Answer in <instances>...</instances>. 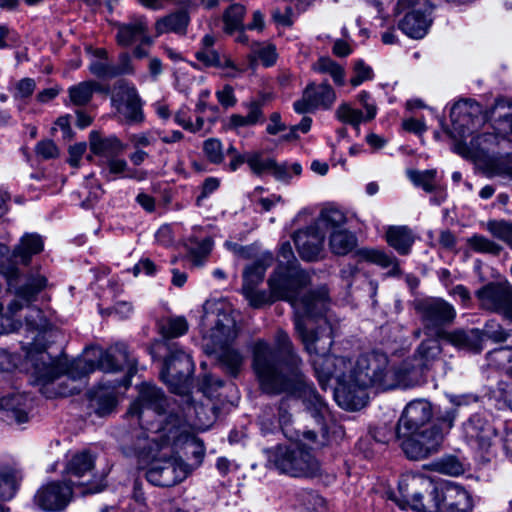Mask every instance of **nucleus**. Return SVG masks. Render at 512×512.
<instances>
[{
	"label": "nucleus",
	"mask_w": 512,
	"mask_h": 512,
	"mask_svg": "<svg viewBox=\"0 0 512 512\" xmlns=\"http://www.w3.org/2000/svg\"><path fill=\"white\" fill-rule=\"evenodd\" d=\"M216 97L223 107H233L236 104L234 90L230 85H225L222 90H218Z\"/></svg>",
	"instance_id": "obj_63"
},
{
	"label": "nucleus",
	"mask_w": 512,
	"mask_h": 512,
	"mask_svg": "<svg viewBox=\"0 0 512 512\" xmlns=\"http://www.w3.org/2000/svg\"><path fill=\"white\" fill-rule=\"evenodd\" d=\"M467 244L472 250L478 253L498 255L502 250V247L499 244L478 234H475L472 237L468 238Z\"/></svg>",
	"instance_id": "obj_47"
},
{
	"label": "nucleus",
	"mask_w": 512,
	"mask_h": 512,
	"mask_svg": "<svg viewBox=\"0 0 512 512\" xmlns=\"http://www.w3.org/2000/svg\"><path fill=\"white\" fill-rule=\"evenodd\" d=\"M386 241L400 255H407L414 244L415 236L408 226H389L386 231Z\"/></svg>",
	"instance_id": "obj_32"
},
{
	"label": "nucleus",
	"mask_w": 512,
	"mask_h": 512,
	"mask_svg": "<svg viewBox=\"0 0 512 512\" xmlns=\"http://www.w3.org/2000/svg\"><path fill=\"white\" fill-rule=\"evenodd\" d=\"M442 340L447 341L457 348L476 353L483 349L482 333L478 328L455 329L453 331H447L442 337Z\"/></svg>",
	"instance_id": "obj_28"
},
{
	"label": "nucleus",
	"mask_w": 512,
	"mask_h": 512,
	"mask_svg": "<svg viewBox=\"0 0 512 512\" xmlns=\"http://www.w3.org/2000/svg\"><path fill=\"white\" fill-rule=\"evenodd\" d=\"M441 339V337L437 336H427L416 348L412 361L406 360L401 363L408 364L415 370V384L418 382L423 371L429 369L441 355L442 347L439 343Z\"/></svg>",
	"instance_id": "obj_25"
},
{
	"label": "nucleus",
	"mask_w": 512,
	"mask_h": 512,
	"mask_svg": "<svg viewBox=\"0 0 512 512\" xmlns=\"http://www.w3.org/2000/svg\"><path fill=\"white\" fill-rule=\"evenodd\" d=\"M502 141L497 133H483L474 137L470 145L459 141L454 145V151L464 157H481L494 152L493 148Z\"/></svg>",
	"instance_id": "obj_26"
},
{
	"label": "nucleus",
	"mask_w": 512,
	"mask_h": 512,
	"mask_svg": "<svg viewBox=\"0 0 512 512\" xmlns=\"http://www.w3.org/2000/svg\"><path fill=\"white\" fill-rule=\"evenodd\" d=\"M272 461L281 473L292 477L312 478L321 473L319 460L302 443L278 446Z\"/></svg>",
	"instance_id": "obj_11"
},
{
	"label": "nucleus",
	"mask_w": 512,
	"mask_h": 512,
	"mask_svg": "<svg viewBox=\"0 0 512 512\" xmlns=\"http://www.w3.org/2000/svg\"><path fill=\"white\" fill-rule=\"evenodd\" d=\"M487 230L496 238L512 247V224L504 220H492L487 223Z\"/></svg>",
	"instance_id": "obj_52"
},
{
	"label": "nucleus",
	"mask_w": 512,
	"mask_h": 512,
	"mask_svg": "<svg viewBox=\"0 0 512 512\" xmlns=\"http://www.w3.org/2000/svg\"><path fill=\"white\" fill-rule=\"evenodd\" d=\"M396 11L403 14L398 28L412 39H422L432 24V7L428 0H398Z\"/></svg>",
	"instance_id": "obj_13"
},
{
	"label": "nucleus",
	"mask_w": 512,
	"mask_h": 512,
	"mask_svg": "<svg viewBox=\"0 0 512 512\" xmlns=\"http://www.w3.org/2000/svg\"><path fill=\"white\" fill-rule=\"evenodd\" d=\"M413 307L424 328L425 336L443 337L456 318V310L443 298L426 297L413 302Z\"/></svg>",
	"instance_id": "obj_12"
},
{
	"label": "nucleus",
	"mask_w": 512,
	"mask_h": 512,
	"mask_svg": "<svg viewBox=\"0 0 512 512\" xmlns=\"http://www.w3.org/2000/svg\"><path fill=\"white\" fill-rule=\"evenodd\" d=\"M256 57L261 60L264 66L270 67L276 62L277 54L273 46L267 45L255 49L254 54L249 56L250 62L253 63Z\"/></svg>",
	"instance_id": "obj_56"
},
{
	"label": "nucleus",
	"mask_w": 512,
	"mask_h": 512,
	"mask_svg": "<svg viewBox=\"0 0 512 512\" xmlns=\"http://www.w3.org/2000/svg\"><path fill=\"white\" fill-rule=\"evenodd\" d=\"M336 100L334 89L327 83H309L302 93L301 99L293 104L295 112L305 114L318 109L327 110L332 107Z\"/></svg>",
	"instance_id": "obj_19"
},
{
	"label": "nucleus",
	"mask_w": 512,
	"mask_h": 512,
	"mask_svg": "<svg viewBox=\"0 0 512 512\" xmlns=\"http://www.w3.org/2000/svg\"><path fill=\"white\" fill-rule=\"evenodd\" d=\"M481 333L482 343L485 339H490L494 342H504L508 337L502 326L494 320L488 321L481 330Z\"/></svg>",
	"instance_id": "obj_54"
},
{
	"label": "nucleus",
	"mask_w": 512,
	"mask_h": 512,
	"mask_svg": "<svg viewBox=\"0 0 512 512\" xmlns=\"http://www.w3.org/2000/svg\"><path fill=\"white\" fill-rule=\"evenodd\" d=\"M31 399L25 393L13 392L0 398V419L10 425L29 420Z\"/></svg>",
	"instance_id": "obj_24"
},
{
	"label": "nucleus",
	"mask_w": 512,
	"mask_h": 512,
	"mask_svg": "<svg viewBox=\"0 0 512 512\" xmlns=\"http://www.w3.org/2000/svg\"><path fill=\"white\" fill-rule=\"evenodd\" d=\"M148 437L139 438L134 443V451L143 460H150L146 479L159 487H171L183 481L189 474V466L174 456L172 447L156 448L146 446Z\"/></svg>",
	"instance_id": "obj_6"
},
{
	"label": "nucleus",
	"mask_w": 512,
	"mask_h": 512,
	"mask_svg": "<svg viewBox=\"0 0 512 512\" xmlns=\"http://www.w3.org/2000/svg\"><path fill=\"white\" fill-rule=\"evenodd\" d=\"M483 308L503 313L512 320V285L509 283H489L476 292Z\"/></svg>",
	"instance_id": "obj_21"
},
{
	"label": "nucleus",
	"mask_w": 512,
	"mask_h": 512,
	"mask_svg": "<svg viewBox=\"0 0 512 512\" xmlns=\"http://www.w3.org/2000/svg\"><path fill=\"white\" fill-rule=\"evenodd\" d=\"M309 283L308 274L299 265L277 264L267 280L272 297L277 301H287L295 308V317L322 316L328 307L327 291L322 288L311 291L299 298L301 290Z\"/></svg>",
	"instance_id": "obj_5"
},
{
	"label": "nucleus",
	"mask_w": 512,
	"mask_h": 512,
	"mask_svg": "<svg viewBox=\"0 0 512 512\" xmlns=\"http://www.w3.org/2000/svg\"><path fill=\"white\" fill-rule=\"evenodd\" d=\"M22 479L21 473L10 467L0 469V500L7 501L12 499L19 487Z\"/></svg>",
	"instance_id": "obj_38"
},
{
	"label": "nucleus",
	"mask_w": 512,
	"mask_h": 512,
	"mask_svg": "<svg viewBox=\"0 0 512 512\" xmlns=\"http://www.w3.org/2000/svg\"><path fill=\"white\" fill-rule=\"evenodd\" d=\"M273 263V255L264 253L243 271V289L257 287L264 279L266 270Z\"/></svg>",
	"instance_id": "obj_31"
},
{
	"label": "nucleus",
	"mask_w": 512,
	"mask_h": 512,
	"mask_svg": "<svg viewBox=\"0 0 512 512\" xmlns=\"http://www.w3.org/2000/svg\"><path fill=\"white\" fill-rule=\"evenodd\" d=\"M274 343L273 347L265 340H257L253 346L252 367L261 389L268 394H287L301 399L305 409L324 430L328 406L303 374V361L289 335L277 330Z\"/></svg>",
	"instance_id": "obj_2"
},
{
	"label": "nucleus",
	"mask_w": 512,
	"mask_h": 512,
	"mask_svg": "<svg viewBox=\"0 0 512 512\" xmlns=\"http://www.w3.org/2000/svg\"><path fill=\"white\" fill-rule=\"evenodd\" d=\"M265 97L263 96L261 99L253 100L245 106L248 109V114L243 116L240 114H232L229 118L230 125L234 128L246 127V126H254L257 123L264 121V114L262 108L265 104Z\"/></svg>",
	"instance_id": "obj_34"
},
{
	"label": "nucleus",
	"mask_w": 512,
	"mask_h": 512,
	"mask_svg": "<svg viewBox=\"0 0 512 512\" xmlns=\"http://www.w3.org/2000/svg\"><path fill=\"white\" fill-rule=\"evenodd\" d=\"M321 220L331 228H339L346 222L345 215L338 209L330 208L321 212Z\"/></svg>",
	"instance_id": "obj_59"
},
{
	"label": "nucleus",
	"mask_w": 512,
	"mask_h": 512,
	"mask_svg": "<svg viewBox=\"0 0 512 512\" xmlns=\"http://www.w3.org/2000/svg\"><path fill=\"white\" fill-rule=\"evenodd\" d=\"M274 165L275 159L271 157H265L263 152H248V166L253 174L261 176L265 173H270V170L274 167Z\"/></svg>",
	"instance_id": "obj_44"
},
{
	"label": "nucleus",
	"mask_w": 512,
	"mask_h": 512,
	"mask_svg": "<svg viewBox=\"0 0 512 512\" xmlns=\"http://www.w3.org/2000/svg\"><path fill=\"white\" fill-rule=\"evenodd\" d=\"M188 247L189 256L195 266L203 264L212 248V241L208 238L200 242L191 243Z\"/></svg>",
	"instance_id": "obj_51"
},
{
	"label": "nucleus",
	"mask_w": 512,
	"mask_h": 512,
	"mask_svg": "<svg viewBox=\"0 0 512 512\" xmlns=\"http://www.w3.org/2000/svg\"><path fill=\"white\" fill-rule=\"evenodd\" d=\"M94 458L88 452L75 454L66 465L68 483L81 495L93 494L105 488L104 478L93 475Z\"/></svg>",
	"instance_id": "obj_14"
},
{
	"label": "nucleus",
	"mask_w": 512,
	"mask_h": 512,
	"mask_svg": "<svg viewBox=\"0 0 512 512\" xmlns=\"http://www.w3.org/2000/svg\"><path fill=\"white\" fill-rule=\"evenodd\" d=\"M111 104L126 123L140 124L144 121L142 100L135 86L129 82L119 80L114 83Z\"/></svg>",
	"instance_id": "obj_17"
},
{
	"label": "nucleus",
	"mask_w": 512,
	"mask_h": 512,
	"mask_svg": "<svg viewBox=\"0 0 512 512\" xmlns=\"http://www.w3.org/2000/svg\"><path fill=\"white\" fill-rule=\"evenodd\" d=\"M439 488L423 474H405L398 484L400 498L395 501L402 509L409 507L415 512H433L437 507L434 501Z\"/></svg>",
	"instance_id": "obj_10"
},
{
	"label": "nucleus",
	"mask_w": 512,
	"mask_h": 512,
	"mask_svg": "<svg viewBox=\"0 0 512 512\" xmlns=\"http://www.w3.org/2000/svg\"><path fill=\"white\" fill-rule=\"evenodd\" d=\"M463 435L466 441L481 453L490 454L498 434L494 425L482 414H474L463 423Z\"/></svg>",
	"instance_id": "obj_18"
},
{
	"label": "nucleus",
	"mask_w": 512,
	"mask_h": 512,
	"mask_svg": "<svg viewBox=\"0 0 512 512\" xmlns=\"http://www.w3.org/2000/svg\"><path fill=\"white\" fill-rule=\"evenodd\" d=\"M192 409L191 405L182 408L176 401L167 399L161 389L144 383L138 399L131 404L128 412L138 418L143 429L150 432H140L136 440L148 437L146 446L173 448L189 435L188 413Z\"/></svg>",
	"instance_id": "obj_3"
},
{
	"label": "nucleus",
	"mask_w": 512,
	"mask_h": 512,
	"mask_svg": "<svg viewBox=\"0 0 512 512\" xmlns=\"http://www.w3.org/2000/svg\"><path fill=\"white\" fill-rule=\"evenodd\" d=\"M416 372L408 364L397 367L390 365L388 356L380 351L361 355L349 373L351 390L361 397L363 405L364 389L375 387L391 390L398 387L407 388L415 385Z\"/></svg>",
	"instance_id": "obj_4"
},
{
	"label": "nucleus",
	"mask_w": 512,
	"mask_h": 512,
	"mask_svg": "<svg viewBox=\"0 0 512 512\" xmlns=\"http://www.w3.org/2000/svg\"><path fill=\"white\" fill-rule=\"evenodd\" d=\"M312 365L322 389H326L332 378L336 379L337 386L334 389V397L339 406L347 410H355L360 407L361 397L351 390L349 374L344 371L351 366L349 361L344 357L330 354L313 356Z\"/></svg>",
	"instance_id": "obj_8"
},
{
	"label": "nucleus",
	"mask_w": 512,
	"mask_h": 512,
	"mask_svg": "<svg viewBox=\"0 0 512 512\" xmlns=\"http://www.w3.org/2000/svg\"><path fill=\"white\" fill-rule=\"evenodd\" d=\"M188 330V323L184 317L169 318L160 327V332L164 338L170 339L182 336Z\"/></svg>",
	"instance_id": "obj_46"
},
{
	"label": "nucleus",
	"mask_w": 512,
	"mask_h": 512,
	"mask_svg": "<svg viewBox=\"0 0 512 512\" xmlns=\"http://www.w3.org/2000/svg\"><path fill=\"white\" fill-rule=\"evenodd\" d=\"M297 497L308 512H327L323 497L312 490H301Z\"/></svg>",
	"instance_id": "obj_45"
},
{
	"label": "nucleus",
	"mask_w": 512,
	"mask_h": 512,
	"mask_svg": "<svg viewBox=\"0 0 512 512\" xmlns=\"http://www.w3.org/2000/svg\"><path fill=\"white\" fill-rule=\"evenodd\" d=\"M492 113L496 116L494 130L506 141V136L512 135V107L507 101L500 99L496 101Z\"/></svg>",
	"instance_id": "obj_36"
},
{
	"label": "nucleus",
	"mask_w": 512,
	"mask_h": 512,
	"mask_svg": "<svg viewBox=\"0 0 512 512\" xmlns=\"http://www.w3.org/2000/svg\"><path fill=\"white\" fill-rule=\"evenodd\" d=\"M313 69L319 73L329 74L337 85L344 84V69L330 58L322 57L318 59V61L313 64Z\"/></svg>",
	"instance_id": "obj_42"
},
{
	"label": "nucleus",
	"mask_w": 512,
	"mask_h": 512,
	"mask_svg": "<svg viewBox=\"0 0 512 512\" xmlns=\"http://www.w3.org/2000/svg\"><path fill=\"white\" fill-rule=\"evenodd\" d=\"M336 117L347 124H350L354 127H358L359 124L363 121V113L361 110L353 109L348 104H341L336 110Z\"/></svg>",
	"instance_id": "obj_53"
},
{
	"label": "nucleus",
	"mask_w": 512,
	"mask_h": 512,
	"mask_svg": "<svg viewBox=\"0 0 512 512\" xmlns=\"http://www.w3.org/2000/svg\"><path fill=\"white\" fill-rule=\"evenodd\" d=\"M354 76L350 79L352 86H359L362 82L370 80L373 77V71L363 60H358L354 64Z\"/></svg>",
	"instance_id": "obj_58"
},
{
	"label": "nucleus",
	"mask_w": 512,
	"mask_h": 512,
	"mask_svg": "<svg viewBox=\"0 0 512 512\" xmlns=\"http://www.w3.org/2000/svg\"><path fill=\"white\" fill-rule=\"evenodd\" d=\"M257 287L243 289L242 293L253 308H260L266 304H272L277 300L272 297V291L257 290Z\"/></svg>",
	"instance_id": "obj_48"
},
{
	"label": "nucleus",
	"mask_w": 512,
	"mask_h": 512,
	"mask_svg": "<svg viewBox=\"0 0 512 512\" xmlns=\"http://www.w3.org/2000/svg\"><path fill=\"white\" fill-rule=\"evenodd\" d=\"M304 317H295L294 325L305 350L313 356L330 355L329 350L333 344L331 327L325 323V326H321L315 331H308L303 322Z\"/></svg>",
	"instance_id": "obj_23"
},
{
	"label": "nucleus",
	"mask_w": 512,
	"mask_h": 512,
	"mask_svg": "<svg viewBox=\"0 0 512 512\" xmlns=\"http://www.w3.org/2000/svg\"><path fill=\"white\" fill-rule=\"evenodd\" d=\"M193 372L194 363L190 355L178 348L176 344L169 347V354L160 375L171 390L179 394L184 393Z\"/></svg>",
	"instance_id": "obj_15"
},
{
	"label": "nucleus",
	"mask_w": 512,
	"mask_h": 512,
	"mask_svg": "<svg viewBox=\"0 0 512 512\" xmlns=\"http://www.w3.org/2000/svg\"><path fill=\"white\" fill-rule=\"evenodd\" d=\"M435 468L439 473L459 476L464 473V464L455 456H446L438 460Z\"/></svg>",
	"instance_id": "obj_49"
},
{
	"label": "nucleus",
	"mask_w": 512,
	"mask_h": 512,
	"mask_svg": "<svg viewBox=\"0 0 512 512\" xmlns=\"http://www.w3.org/2000/svg\"><path fill=\"white\" fill-rule=\"evenodd\" d=\"M356 245V236L345 229H337L330 234L329 247L331 252L335 255H347Z\"/></svg>",
	"instance_id": "obj_37"
},
{
	"label": "nucleus",
	"mask_w": 512,
	"mask_h": 512,
	"mask_svg": "<svg viewBox=\"0 0 512 512\" xmlns=\"http://www.w3.org/2000/svg\"><path fill=\"white\" fill-rule=\"evenodd\" d=\"M98 84L93 81H84L69 88V97L73 104L84 106L88 104Z\"/></svg>",
	"instance_id": "obj_41"
},
{
	"label": "nucleus",
	"mask_w": 512,
	"mask_h": 512,
	"mask_svg": "<svg viewBox=\"0 0 512 512\" xmlns=\"http://www.w3.org/2000/svg\"><path fill=\"white\" fill-rule=\"evenodd\" d=\"M135 67L132 58L127 52L120 53L117 64L113 65L114 78L122 75H133Z\"/></svg>",
	"instance_id": "obj_57"
},
{
	"label": "nucleus",
	"mask_w": 512,
	"mask_h": 512,
	"mask_svg": "<svg viewBox=\"0 0 512 512\" xmlns=\"http://www.w3.org/2000/svg\"><path fill=\"white\" fill-rule=\"evenodd\" d=\"M116 41L120 46L128 47L139 40L140 34L148 30V24L144 17L132 19L128 23L117 24Z\"/></svg>",
	"instance_id": "obj_33"
},
{
	"label": "nucleus",
	"mask_w": 512,
	"mask_h": 512,
	"mask_svg": "<svg viewBox=\"0 0 512 512\" xmlns=\"http://www.w3.org/2000/svg\"><path fill=\"white\" fill-rule=\"evenodd\" d=\"M456 411V408H450L441 412L437 417L438 424L423 431L400 435L396 429V439L407 458L422 460L436 453L442 444L444 433L453 426Z\"/></svg>",
	"instance_id": "obj_9"
},
{
	"label": "nucleus",
	"mask_w": 512,
	"mask_h": 512,
	"mask_svg": "<svg viewBox=\"0 0 512 512\" xmlns=\"http://www.w3.org/2000/svg\"><path fill=\"white\" fill-rule=\"evenodd\" d=\"M323 240V236L315 228L298 231L294 236L298 253L305 261H315L320 257Z\"/></svg>",
	"instance_id": "obj_27"
},
{
	"label": "nucleus",
	"mask_w": 512,
	"mask_h": 512,
	"mask_svg": "<svg viewBox=\"0 0 512 512\" xmlns=\"http://www.w3.org/2000/svg\"><path fill=\"white\" fill-rule=\"evenodd\" d=\"M45 326V318L43 315V312L38 308H31L30 314L26 317V327L31 332H36V336L34 337L35 342L34 343H26L22 345V350L24 351V359L26 362V365H29L32 369L33 375L36 377L35 368L32 365L31 361L27 358V353L31 350H43L47 353L46 348L43 345H40L38 343L39 337L41 336V333L39 330ZM48 354L51 356V354L48 352Z\"/></svg>",
	"instance_id": "obj_29"
},
{
	"label": "nucleus",
	"mask_w": 512,
	"mask_h": 512,
	"mask_svg": "<svg viewBox=\"0 0 512 512\" xmlns=\"http://www.w3.org/2000/svg\"><path fill=\"white\" fill-rule=\"evenodd\" d=\"M355 256L359 260L368 261L375 263L384 268L393 267L394 270H398V261L396 257L391 254H387L384 251L373 249V248H361L355 252Z\"/></svg>",
	"instance_id": "obj_39"
},
{
	"label": "nucleus",
	"mask_w": 512,
	"mask_h": 512,
	"mask_svg": "<svg viewBox=\"0 0 512 512\" xmlns=\"http://www.w3.org/2000/svg\"><path fill=\"white\" fill-rule=\"evenodd\" d=\"M235 321L225 312H217V320L212 328L205 350L215 354L220 366L227 374L237 377L244 363V357L237 349L231 347L237 338Z\"/></svg>",
	"instance_id": "obj_7"
},
{
	"label": "nucleus",
	"mask_w": 512,
	"mask_h": 512,
	"mask_svg": "<svg viewBox=\"0 0 512 512\" xmlns=\"http://www.w3.org/2000/svg\"><path fill=\"white\" fill-rule=\"evenodd\" d=\"M246 9L243 5L235 3L230 5L223 14L224 32L232 35L239 29H246L243 19Z\"/></svg>",
	"instance_id": "obj_40"
},
{
	"label": "nucleus",
	"mask_w": 512,
	"mask_h": 512,
	"mask_svg": "<svg viewBox=\"0 0 512 512\" xmlns=\"http://www.w3.org/2000/svg\"><path fill=\"white\" fill-rule=\"evenodd\" d=\"M90 72L99 78H114L113 64L94 61L89 66Z\"/></svg>",
	"instance_id": "obj_61"
},
{
	"label": "nucleus",
	"mask_w": 512,
	"mask_h": 512,
	"mask_svg": "<svg viewBox=\"0 0 512 512\" xmlns=\"http://www.w3.org/2000/svg\"><path fill=\"white\" fill-rule=\"evenodd\" d=\"M196 58L205 66H212L217 68H233V62L225 55L219 54L214 49H201L196 52Z\"/></svg>",
	"instance_id": "obj_43"
},
{
	"label": "nucleus",
	"mask_w": 512,
	"mask_h": 512,
	"mask_svg": "<svg viewBox=\"0 0 512 512\" xmlns=\"http://www.w3.org/2000/svg\"><path fill=\"white\" fill-rule=\"evenodd\" d=\"M190 22L187 11L178 10L169 15L159 18L155 23L156 35L160 36L166 33H175L185 35Z\"/></svg>",
	"instance_id": "obj_30"
},
{
	"label": "nucleus",
	"mask_w": 512,
	"mask_h": 512,
	"mask_svg": "<svg viewBox=\"0 0 512 512\" xmlns=\"http://www.w3.org/2000/svg\"><path fill=\"white\" fill-rule=\"evenodd\" d=\"M408 177L416 186L422 187L426 192L430 193L435 189L436 170H410Z\"/></svg>",
	"instance_id": "obj_50"
},
{
	"label": "nucleus",
	"mask_w": 512,
	"mask_h": 512,
	"mask_svg": "<svg viewBox=\"0 0 512 512\" xmlns=\"http://www.w3.org/2000/svg\"><path fill=\"white\" fill-rule=\"evenodd\" d=\"M27 358L35 368L36 380L44 388L53 385L54 381L62 376L66 380L59 384L55 395L67 397L81 391L80 381L95 369L105 373L123 372L121 378L108 380L100 383L99 387L92 392L90 407L94 412L104 417L109 415L116 407V392L118 387H128L131 378L137 372V362L130 356L128 347L124 343H117L106 350L100 347H89L84 351L82 358L68 361L66 357H53L43 350H31Z\"/></svg>",
	"instance_id": "obj_1"
},
{
	"label": "nucleus",
	"mask_w": 512,
	"mask_h": 512,
	"mask_svg": "<svg viewBox=\"0 0 512 512\" xmlns=\"http://www.w3.org/2000/svg\"><path fill=\"white\" fill-rule=\"evenodd\" d=\"M74 492L75 489L68 482H50L38 489L34 503L45 511H62L71 501Z\"/></svg>",
	"instance_id": "obj_20"
},
{
	"label": "nucleus",
	"mask_w": 512,
	"mask_h": 512,
	"mask_svg": "<svg viewBox=\"0 0 512 512\" xmlns=\"http://www.w3.org/2000/svg\"><path fill=\"white\" fill-rule=\"evenodd\" d=\"M36 153L43 159L56 158L59 155V150L52 140H43L36 145Z\"/></svg>",
	"instance_id": "obj_60"
},
{
	"label": "nucleus",
	"mask_w": 512,
	"mask_h": 512,
	"mask_svg": "<svg viewBox=\"0 0 512 512\" xmlns=\"http://www.w3.org/2000/svg\"><path fill=\"white\" fill-rule=\"evenodd\" d=\"M156 270L157 267L153 261L149 258H143L133 267V274L134 276H138L143 272L148 276H152L156 273Z\"/></svg>",
	"instance_id": "obj_64"
},
{
	"label": "nucleus",
	"mask_w": 512,
	"mask_h": 512,
	"mask_svg": "<svg viewBox=\"0 0 512 512\" xmlns=\"http://www.w3.org/2000/svg\"><path fill=\"white\" fill-rule=\"evenodd\" d=\"M89 144L96 155L113 156L124 150V145L117 137H102L97 131L90 133Z\"/></svg>",
	"instance_id": "obj_35"
},
{
	"label": "nucleus",
	"mask_w": 512,
	"mask_h": 512,
	"mask_svg": "<svg viewBox=\"0 0 512 512\" xmlns=\"http://www.w3.org/2000/svg\"><path fill=\"white\" fill-rule=\"evenodd\" d=\"M203 150L208 160L213 164H220L224 159L222 144L216 138L207 139L204 142Z\"/></svg>",
	"instance_id": "obj_55"
},
{
	"label": "nucleus",
	"mask_w": 512,
	"mask_h": 512,
	"mask_svg": "<svg viewBox=\"0 0 512 512\" xmlns=\"http://www.w3.org/2000/svg\"><path fill=\"white\" fill-rule=\"evenodd\" d=\"M451 128L447 134L457 142L473 133L483 122L482 107L472 99L456 102L450 111Z\"/></svg>",
	"instance_id": "obj_16"
},
{
	"label": "nucleus",
	"mask_w": 512,
	"mask_h": 512,
	"mask_svg": "<svg viewBox=\"0 0 512 512\" xmlns=\"http://www.w3.org/2000/svg\"><path fill=\"white\" fill-rule=\"evenodd\" d=\"M433 416L432 405L424 399H417L409 402L398 420L396 429L400 435H408L423 431V427Z\"/></svg>",
	"instance_id": "obj_22"
},
{
	"label": "nucleus",
	"mask_w": 512,
	"mask_h": 512,
	"mask_svg": "<svg viewBox=\"0 0 512 512\" xmlns=\"http://www.w3.org/2000/svg\"><path fill=\"white\" fill-rule=\"evenodd\" d=\"M35 87H36V84L33 79L24 78L17 82L16 92H15L14 96L16 99L28 98L33 94Z\"/></svg>",
	"instance_id": "obj_62"
}]
</instances>
